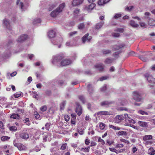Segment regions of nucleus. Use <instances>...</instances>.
<instances>
[{"label":"nucleus","instance_id":"nucleus-56","mask_svg":"<svg viewBox=\"0 0 155 155\" xmlns=\"http://www.w3.org/2000/svg\"><path fill=\"white\" fill-rule=\"evenodd\" d=\"M120 140L121 142L125 143L127 144H129L130 143V142L129 141L124 139H120Z\"/></svg>","mask_w":155,"mask_h":155},{"label":"nucleus","instance_id":"nucleus-48","mask_svg":"<svg viewBox=\"0 0 155 155\" xmlns=\"http://www.w3.org/2000/svg\"><path fill=\"white\" fill-rule=\"evenodd\" d=\"M64 118L65 120L67 121H68L70 119V117L68 115H65L64 116Z\"/></svg>","mask_w":155,"mask_h":155},{"label":"nucleus","instance_id":"nucleus-7","mask_svg":"<svg viewBox=\"0 0 155 155\" xmlns=\"http://www.w3.org/2000/svg\"><path fill=\"white\" fill-rule=\"evenodd\" d=\"M91 3L88 5L85 6L84 9L87 11L90 12L91 11L95 6V4L94 3Z\"/></svg>","mask_w":155,"mask_h":155},{"label":"nucleus","instance_id":"nucleus-37","mask_svg":"<svg viewBox=\"0 0 155 155\" xmlns=\"http://www.w3.org/2000/svg\"><path fill=\"white\" fill-rule=\"evenodd\" d=\"M102 52L103 54L106 55L111 54V51L109 50H106L103 51Z\"/></svg>","mask_w":155,"mask_h":155},{"label":"nucleus","instance_id":"nucleus-16","mask_svg":"<svg viewBox=\"0 0 155 155\" xmlns=\"http://www.w3.org/2000/svg\"><path fill=\"white\" fill-rule=\"evenodd\" d=\"M20 136L21 138L25 139H26L29 137L28 134L25 132L21 133Z\"/></svg>","mask_w":155,"mask_h":155},{"label":"nucleus","instance_id":"nucleus-20","mask_svg":"<svg viewBox=\"0 0 155 155\" xmlns=\"http://www.w3.org/2000/svg\"><path fill=\"white\" fill-rule=\"evenodd\" d=\"M87 91L89 92V94L92 93L93 90L92 87V85L91 84H89L87 85Z\"/></svg>","mask_w":155,"mask_h":155},{"label":"nucleus","instance_id":"nucleus-6","mask_svg":"<svg viewBox=\"0 0 155 155\" xmlns=\"http://www.w3.org/2000/svg\"><path fill=\"white\" fill-rule=\"evenodd\" d=\"M112 103L113 102L112 101H104L100 103V105L102 106L108 107H110Z\"/></svg>","mask_w":155,"mask_h":155},{"label":"nucleus","instance_id":"nucleus-18","mask_svg":"<svg viewBox=\"0 0 155 155\" xmlns=\"http://www.w3.org/2000/svg\"><path fill=\"white\" fill-rule=\"evenodd\" d=\"M55 35V32L52 30L49 31L48 33V35L50 38H54Z\"/></svg>","mask_w":155,"mask_h":155},{"label":"nucleus","instance_id":"nucleus-59","mask_svg":"<svg viewBox=\"0 0 155 155\" xmlns=\"http://www.w3.org/2000/svg\"><path fill=\"white\" fill-rule=\"evenodd\" d=\"M77 132L78 133L81 135H83L84 133V130H79L78 129L77 130Z\"/></svg>","mask_w":155,"mask_h":155},{"label":"nucleus","instance_id":"nucleus-10","mask_svg":"<svg viewBox=\"0 0 155 155\" xmlns=\"http://www.w3.org/2000/svg\"><path fill=\"white\" fill-rule=\"evenodd\" d=\"M97 114L100 115H112V112L110 111H102L98 112L97 113Z\"/></svg>","mask_w":155,"mask_h":155},{"label":"nucleus","instance_id":"nucleus-43","mask_svg":"<svg viewBox=\"0 0 155 155\" xmlns=\"http://www.w3.org/2000/svg\"><path fill=\"white\" fill-rule=\"evenodd\" d=\"M115 31L119 32L120 33H123L124 31V30L122 28H118L114 30Z\"/></svg>","mask_w":155,"mask_h":155},{"label":"nucleus","instance_id":"nucleus-32","mask_svg":"<svg viewBox=\"0 0 155 155\" xmlns=\"http://www.w3.org/2000/svg\"><path fill=\"white\" fill-rule=\"evenodd\" d=\"M109 127L110 128L115 130H119L121 129V128L120 127H116L111 125H109Z\"/></svg>","mask_w":155,"mask_h":155},{"label":"nucleus","instance_id":"nucleus-38","mask_svg":"<svg viewBox=\"0 0 155 155\" xmlns=\"http://www.w3.org/2000/svg\"><path fill=\"white\" fill-rule=\"evenodd\" d=\"M66 102L65 101H63L60 104V108L61 109H63L66 104Z\"/></svg>","mask_w":155,"mask_h":155},{"label":"nucleus","instance_id":"nucleus-35","mask_svg":"<svg viewBox=\"0 0 155 155\" xmlns=\"http://www.w3.org/2000/svg\"><path fill=\"white\" fill-rule=\"evenodd\" d=\"M10 138V137L8 136H4L1 137V139L2 141H5L9 140Z\"/></svg>","mask_w":155,"mask_h":155},{"label":"nucleus","instance_id":"nucleus-19","mask_svg":"<svg viewBox=\"0 0 155 155\" xmlns=\"http://www.w3.org/2000/svg\"><path fill=\"white\" fill-rule=\"evenodd\" d=\"M124 45H121L119 46L117 45H114L112 49L114 51L118 50H119L120 48L124 47Z\"/></svg>","mask_w":155,"mask_h":155},{"label":"nucleus","instance_id":"nucleus-25","mask_svg":"<svg viewBox=\"0 0 155 155\" xmlns=\"http://www.w3.org/2000/svg\"><path fill=\"white\" fill-rule=\"evenodd\" d=\"M148 81L151 83L153 84H155V78H153L152 76H150L147 78Z\"/></svg>","mask_w":155,"mask_h":155},{"label":"nucleus","instance_id":"nucleus-5","mask_svg":"<svg viewBox=\"0 0 155 155\" xmlns=\"http://www.w3.org/2000/svg\"><path fill=\"white\" fill-rule=\"evenodd\" d=\"M71 63V60L68 59H65L62 60L60 63L61 66H65L70 64Z\"/></svg>","mask_w":155,"mask_h":155},{"label":"nucleus","instance_id":"nucleus-22","mask_svg":"<svg viewBox=\"0 0 155 155\" xmlns=\"http://www.w3.org/2000/svg\"><path fill=\"white\" fill-rule=\"evenodd\" d=\"M148 153L150 155L155 154V150H154L153 147H150L148 149Z\"/></svg>","mask_w":155,"mask_h":155},{"label":"nucleus","instance_id":"nucleus-8","mask_svg":"<svg viewBox=\"0 0 155 155\" xmlns=\"http://www.w3.org/2000/svg\"><path fill=\"white\" fill-rule=\"evenodd\" d=\"M28 37V36L27 35H21L17 39V41L19 42H22L26 40Z\"/></svg>","mask_w":155,"mask_h":155},{"label":"nucleus","instance_id":"nucleus-4","mask_svg":"<svg viewBox=\"0 0 155 155\" xmlns=\"http://www.w3.org/2000/svg\"><path fill=\"white\" fill-rule=\"evenodd\" d=\"M128 117L127 114H124V115H119L117 116L115 118V121L116 123H119L121 120H124V118Z\"/></svg>","mask_w":155,"mask_h":155},{"label":"nucleus","instance_id":"nucleus-62","mask_svg":"<svg viewBox=\"0 0 155 155\" xmlns=\"http://www.w3.org/2000/svg\"><path fill=\"white\" fill-rule=\"evenodd\" d=\"M24 121H25V123H28L27 124V125H28L30 124L29 123V118H26L25 119V120H24Z\"/></svg>","mask_w":155,"mask_h":155},{"label":"nucleus","instance_id":"nucleus-24","mask_svg":"<svg viewBox=\"0 0 155 155\" xmlns=\"http://www.w3.org/2000/svg\"><path fill=\"white\" fill-rule=\"evenodd\" d=\"M59 12H58V10L56 9L55 10H54L50 14L51 16L53 17H55L58 14Z\"/></svg>","mask_w":155,"mask_h":155},{"label":"nucleus","instance_id":"nucleus-14","mask_svg":"<svg viewBox=\"0 0 155 155\" xmlns=\"http://www.w3.org/2000/svg\"><path fill=\"white\" fill-rule=\"evenodd\" d=\"M76 112L78 116H80L82 113V110L81 107L78 106L76 109Z\"/></svg>","mask_w":155,"mask_h":155},{"label":"nucleus","instance_id":"nucleus-60","mask_svg":"<svg viewBox=\"0 0 155 155\" xmlns=\"http://www.w3.org/2000/svg\"><path fill=\"white\" fill-rule=\"evenodd\" d=\"M90 143V140L88 139H86L85 143V144L87 145H88Z\"/></svg>","mask_w":155,"mask_h":155},{"label":"nucleus","instance_id":"nucleus-50","mask_svg":"<svg viewBox=\"0 0 155 155\" xmlns=\"http://www.w3.org/2000/svg\"><path fill=\"white\" fill-rule=\"evenodd\" d=\"M112 36L115 37H117L120 36L119 33H118L113 32L112 34Z\"/></svg>","mask_w":155,"mask_h":155},{"label":"nucleus","instance_id":"nucleus-2","mask_svg":"<svg viewBox=\"0 0 155 155\" xmlns=\"http://www.w3.org/2000/svg\"><path fill=\"white\" fill-rule=\"evenodd\" d=\"M64 58L63 54H60L55 56L53 58L52 63L54 64H56V63H58Z\"/></svg>","mask_w":155,"mask_h":155},{"label":"nucleus","instance_id":"nucleus-64","mask_svg":"<svg viewBox=\"0 0 155 155\" xmlns=\"http://www.w3.org/2000/svg\"><path fill=\"white\" fill-rule=\"evenodd\" d=\"M51 94V91L50 90H47L46 91V94L48 95H50Z\"/></svg>","mask_w":155,"mask_h":155},{"label":"nucleus","instance_id":"nucleus-54","mask_svg":"<svg viewBox=\"0 0 155 155\" xmlns=\"http://www.w3.org/2000/svg\"><path fill=\"white\" fill-rule=\"evenodd\" d=\"M9 130H10L15 131L17 130V127L15 126H11L9 127Z\"/></svg>","mask_w":155,"mask_h":155},{"label":"nucleus","instance_id":"nucleus-61","mask_svg":"<svg viewBox=\"0 0 155 155\" xmlns=\"http://www.w3.org/2000/svg\"><path fill=\"white\" fill-rule=\"evenodd\" d=\"M72 119H75L76 117V114H72L71 115Z\"/></svg>","mask_w":155,"mask_h":155},{"label":"nucleus","instance_id":"nucleus-58","mask_svg":"<svg viewBox=\"0 0 155 155\" xmlns=\"http://www.w3.org/2000/svg\"><path fill=\"white\" fill-rule=\"evenodd\" d=\"M98 141L101 142L103 145H104L105 143L104 141L101 138V137L99 138Z\"/></svg>","mask_w":155,"mask_h":155},{"label":"nucleus","instance_id":"nucleus-17","mask_svg":"<svg viewBox=\"0 0 155 155\" xmlns=\"http://www.w3.org/2000/svg\"><path fill=\"white\" fill-rule=\"evenodd\" d=\"M65 6V3H63L61 4L58 7L57 9L58 10V12H60L62 11L63 8Z\"/></svg>","mask_w":155,"mask_h":155},{"label":"nucleus","instance_id":"nucleus-33","mask_svg":"<svg viewBox=\"0 0 155 155\" xmlns=\"http://www.w3.org/2000/svg\"><path fill=\"white\" fill-rule=\"evenodd\" d=\"M148 24L150 26H153L155 25V21L152 19H150L148 21Z\"/></svg>","mask_w":155,"mask_h":155},{"label":"nucleus","instance_id":"nucleus-3","mask_svg":"<svg viewBox=\"0 0 155 155\" xmlns=\"http://www.w3.org/2000/svg\"><path fill=\"white\" fill-rule=\"evenodd\" d=\"M133 99L137 102L140 101L142 100L141 96L140 94L137 91H134L133 93Z\"/></svg>","mask_w":155,"mask_h":155},{"label":"nucleus","instance_id":"nucleus-29","mask_svg":"<svg viewBox=\"0 0 155 155\" xmlns=\"http://www.w3.org/2000/svg\"><path fill=\"white\" fill-rule=\"evenodd\" d=\"M90 147L89 146L87 147L81 148L80 150L81 152H84L85 153L88 152L90 151Z\"/></svg>","mask_w":155,"mask_h":155},{"label":"nucleus","instance_id":"nucleus-11","mask_svg":"<svg viewBox=\"0 0 155 155\" xmlns=\"http://www.w3.org/2000/svg\"><path fill=\"white\" fill-rule=\"evenodd\" d=\"M94 67L99 71H104V66L102 63H101L94 65Z\"/></svg>","mask_w":155,"mask_h":155},{"label":"nucleus","instance_id":"nucleus-47","mask_svg":"<svg viewBox=\"0 0 155 155\" xmlns=\"http://www.w3.org/2000/svg\"><path fill=\"white\" fill-rule=\"evenodd\" d=\"M138 113L142 115H147L148 114L147 112L142 110H140L138 111Z\"/></svg>","mask_w":155,"mask_h":155},{"label":"nucleus","instance_id":"nucleus-55","mask_svg":"<svg viewBox=\"0 0 155 155\" xmlns=\"http://www.w3.org/2000/svg\"><path fill=\"white\" fill-rule=\"evenodd\" d=\"M107 89V85L106 84H104V86L102 87L101 89L102 91H105Z\"/></svg>","mask_w":155,"mask_h":155},{"label":"nucleus","instance_id":"nucleus-52","mask_svg":"<svg viewBox=\"0 0 155 155\" xmlns=\"http://www.w3.org/2000/svg\"><path fill=\"white\" fill-rule=\"evenodd\" d=\"M133 7H134L133 6H127L125 8V10L127 11H130L133 8Z\"/></svg>","mask_w":155,"mask_h":155},{"label":"nucleus","instance_id":"nucleus-40","mask_svg":"<svg viewBox=\"0 0 155 155\" xmlns=\"http://www.w3.org/2000/svg\"><path fill=\"white\" fill-rule=\"evenodd\" d=\"M85 27V25L83 23H81L78 25V28L80 29H82Z\"/></svg>","mask_w":155,"mask_h":155},{"label":"nucleus","instance_id":"nucleus-34","mask_svg":"<svg viewBox=\"0 0 155 155\" xmlns=\"http://www.w3.org/2000/svg\"><path fill=\"white\" fill-rule=\"evenodd\" d=\"M119 101L122 105H124L127 103V101L124 98L120 100Z\"/></svg>","mask_w":155,"mask_h":155},{"label":"nucleus","instance_id":"nucleus-21","mask_svg":"<svg viewBox=\"0 0 155 155\" xmlns=\"http://www.w3.org/2000/svg\"><path fill=\"white\" fill-rule=\"evenodd\" d=\"M125 120L127 123H130L135 124V122L134 120L129 117L128 116L126 118Z\"/></svg>","mask_w":155,"mask_h":155},{"label":"nucleus","instance_id":"nucleus-27","mask_svg":"<svg viewBox=\"0 0 155 155\" xmlns=\"http://www.w3.org/2000/svg\"><path fill=\"white\" fill-rule=\"evenodd\" d=\"M104 24V22L101 21L97 24L95 25V28L97 29H99Z\"/></svg>","mask_w":155,"mask_h":155},{"label":"nucleus","instance_id":"nucleus-30","mask_svg":"<svg viewBox=\"0 0 155 155\" xmlns=\"http://www.w3.org/2000/svg\"><path fill=\"white\" fill-rule=\"evenodd\" d=\"M130 25L133 27H137L138 26V25L134 21L131 20L130 21Z\"/></svg>","mask_w":155,"mask_h":155},{"label":"nucleus","instance_id":"nucleus-44","mask_svg":"<svg viewBox=\"0 0 155 155\" xmlns=\"http://www.w3.org/2000/svg\"><path fill=\"white\" fill-rule=\"evenodd\" d=\"M105 125L104 124L101 123L99 125V127L101 130H104L105 127Z\"/></svg>","mask_w":155,"mask_h":155},{"label":"nucleus","instance_id":"nucleus-15","mask_svg":"<svg viewBox=\"0 0 155 155\" xmlns=\"http://www.w3.org/2000/svg\"><path fill=\"white\" fill-rule=\"evenodd\" d=\"M110 0H99L97 3L99 5H103L107 3Z\"/></svg>","mask_w":155,"mask_h":155},{"label":"nucleus","instance_id":"nucleus-9","mask_svg":"<svg viewBox=\"0 0 155 155\" xmlns=\"http://www.w3.org/2000/svg\"><path fill=\"white\" fill-rule=\"evenodd\" d=\"M83 2V0H73L72 5L73 6H76L81 4Z\"/></svg>","mask_w":155,"mask_h":155},{"label":"nucleus","instance_id":"nucleus-57","mask_svg":"<svg viewBox=\"0 0 155 155\" xmlns=\"http://www.w3.org/2000/svg\"><path fill=\"white\" fill-rule=\"evenodd\" d=\"M108 78V77L107 76H103L101 77L100 78V80L101 81H102L104 80H105L107 79Z\"/></svg>","mask_w":155,"mask_h":155},{"label":"nucleus","instance_id":"nucleus-28","mask_svg":"<svg viewBox=\"0 0 155 155\" xmlns=\"http://www.w3.org/2000/svg\"><path fill=\"white\" fill-rule=\"evenodd\" d=\"M113 59L109 58H107L104 61V63L106 64H111L113 62Z\"/></svg>","mask_w":155,"mask_h":155},{"label":"nucleus","instance_id":"nucleus-53","mask_svg":"<svg viewBox=\"0 0 155 155\" xmlns=\"http://www.w3.org/2000/svg\"><path fill=\"white\" fill-rule=\"evenodd\" d=\"M79 99L81 100L83 103H84L85 100L84 97L83 96H79L78 97Z\"/></svg>","mask_w":155,"mask_h":155},{"label":"nucleus","instance_id":"nucleus-39","mask_svg":"<svg viewBox=\"0 0 155 155\" xmlns=\"http://www.w3.org/2000/svg\"><path fill=\"white\" fill-rule=\"evenodd\" d=\"M24 146L23 144L20 143H19V145L17 148L19 150H21L24 149Z\"/></svg>","mask_w":155,"mask_h":155},{"label":"nucleus","instance_id":"nucleus-42","mask_svg":"<svg viewBox=\"0 0 155 155\" xmlns=\"http://www.w3.org/2000/svg\"><path fill=\"white\" fill-rule=\"evenodd\" d=\"M51 125L50 123H47L45 125V129L48 130L50 129Z\"/></svg>","mask_w":155,"mask_h":155},{"label":"nucleus","instance_id":"nucleus-1","mask_svg":"<svg viewBox=\"0 0 155 155\" xmlns=\"http://www.w3.org/2000/svg\"><path fill=\"white\" fill-rule=\"evenodd\" d=\"M3 25L6 28L10 31L12 30V27L10 24L9 20L7 19L4 18L2 21Z\"/></svg>","mask_w":155,"mask_h":155},{"label":"nucleus","instance_id":"nucleus-49","mask_svg":"<svg viewBox=\"0 0 155 155\" xmlns=\"http://www.w3.org/2000/svg\"><path fill=\"white\" fill-rule=\"evenodd\" d=\"M124 145L123 144H117L115 147L116 149H118L119 148H122L124 147Z\"/></svg>","mask_w":155,"mask_h":155},{"label":"nucleus","instance_id":"nucleus-12","mask_svg":"<svg viewBox=\"0 0 155 155\" xmlns=\"http://www.w3.org/2000/svg\"><path fill=\"white\" fill-rule=\"evenodd\" d=\"M89 35V34L87 33L83 37L82 39L83 43H84L86 40H88L89 41H90L92 39V37H88Z\"/></svg>","mask_w":155,"mask_h":155},{"label":"nucleus","instance_id":"nucleus-13","mask_svg":"<svg viewBox=\"0 0 155 155\" xmlns=\"http://www.w3.org/2000/svg\"><path fill=\"white\" fill-rule=\"evenodd\" d=\"M138 124L140 127H142L147 128L148 126V123L146 122L138 121Z\"/></svg>","mask_w":155,"mask_h":155},{"label":"nucleus","instance_id":"nucleus-46","mask_svg":"<svg viewBox=\"0 0 155 155\" xmlns=\"http://www.w3.org/2000/svg\"><path fill=\"white\" fill-rule=\"evenodd\" d=\"M67 144L66 143L63 144L61 147L60 149L62 150H64L66 148Z\"/></svg>","mask_w":155,"mask_h":155},{"label":"nucleus","instance_id":"nucleus-63","mask_svg":"<svg viewBox=\"0 0 155 155\" xmlns=\"http://www.w3.org/2000/svg\"><path fill=\"white\" fill-rule=\"evenodd\" d=\"M107 142L109 145H112L114 143L113 141H110L109 140H107Z\"/></svg>","mask_w":155,"mask_h":155},{"label":"nucleus","instance_id":"nucleus-31","mask_svg":"<svg viewBox=\"0 0 155 155\" xmlns=\"http://www.w3.org/2000/svg\"><path fill=\"white\" fill-rule=\"evenodd\" d=\"M117 134L118 136H126L127 135V133L126 131H119L117 134Z\"/></svg>","mask_w":155,"mask_h":155},{"label":"nucleus","instance_id":"nucleus-41","mask_svg":"<svg viewBox=\"0 0 155 155\" xmlns=\"http://www.w3.org/2000/svg\"><path fill=\"white\" fill-rule=\"evenodd\" d=\"M121 16V14L120 13H117L114 16V18L115 19L120 18Z\"/></svg>","mask_w":155,"mask_h":155},{"label":"nucleus","instance_id":"nucleus-23","mask_svg":"<svg viewBox=\"0 0 155 155\" xmlns=\"http://www.w3.org/2000/svg\"><path fill=\"white\" fill-rule=\"evenodd\" d=\"M10 117L14 119L18 120L20 118V115L16 113H13L10 116Z\"/></svg>","mask_w":155,"mask_h":155},{"label":"nucleus","instance_id":"nucleus-26","mask_svg":"<svg viewBox=\"0 0 155 155\" xmlns=\"http://www.w3.org/2000/svg\"><path fill=\"white\" fill-rule=\"evenodd\" d=\"M153 137L151 135H146L143 137V139L144 141L147 140L152 139Z\"/></svg>","mask_w":155,"mask_h":155},{"label":"nucleus","instance_id":"nucleus-51","mask_svg":"<svg viewBox=\"0 0 155 155\" xmlns=\"http://www.w3.org/2000/svg\"><path fill=\"white\" fill-rule=\"evenodd\" d=\"M125 150L124 149H121L118 150L115 149V150H114V152L116 153H120L121 152H123V151H124Z\"/></svg>","mask_w":155,"mask_h":155},{"label":"nucleus","instance_id":"nucleus-45","mask_svg":"<svg viewBox=\"0 0 155 155\" xmlns=\"http://www.w3.org/2000/svg\"><path fill=\"white\" fill-rule=\"evenodd\" d=\"M21 95V93L20 92H18L14 94V96L15 98H18Z\"/></svg>","mask_w":155,"mask_h":155},{"label":"nucleus","instance_id":"nucleus-36","mask_svg":"<svg viewBox=\"0 0 155 155\" xmlns=\"http://www.w3.org/2000/svg\"><path fill=\"white\" fill-rule=\"evenodd\" d=\"M47 109V107L46 105L42 106L40 108V110L42 112L46 111Z\"/></svg>","mask_w":155,"mask_h":155}]
</instances>
